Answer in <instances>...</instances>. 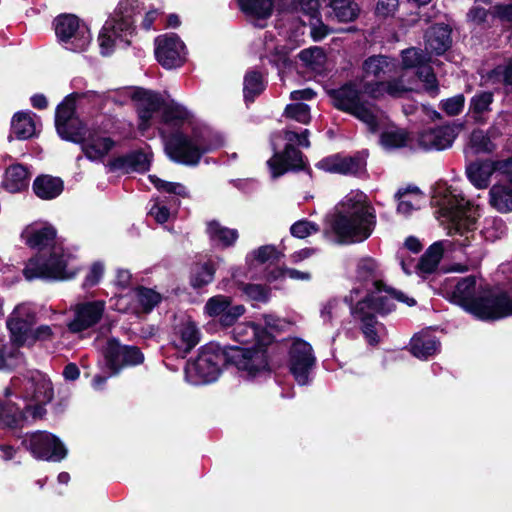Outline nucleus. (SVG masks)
Wrapping results in <instances>:
<instances>
[{"label":"nucleus","instance_id":"f257e3e1","mask_svg":"<svg viewBox=\"0 0 512 512\" xmlns=\"http://www.w3.org/2000/svg\"><path fill=\"white\" fill-rule=\"evenodd\" d=\"M248 351L226 348L216 342H209L199 349L195 359L187 361L185 375L195 385L214 382L220 376L222 369L233 368L239 377L245 380H255V372L259 371L262 361L255 357L257 364L246 355Z\"/></svg>","mask_w":512,"mask_h":512},{"label":"nucleus","instance_id":"f03ea898","mask_svg":"<svg viewBox=\"0 0 512 512\" xmlns=\"http://www.w3.org/2000/svg\"><path fill=\"white\" fill-rule=\"evenodd\" d=\"M57 232L53 226L39 229L26 227L21 233V239L31 249L38 252L29 258L23 269L26 280L67 281L76 277L79 269H68V261L62 250L54 246Z\"/></svg>","mask_w":512,"mask_h":512},{"label":"nucleus","instance_id":"7ed1b4c3","mask_svg":"<svg viewBox=\"0 0 512 512\" xmlns=\"http://www.w3.org/2000/svg\"><path fill=\"white\" fill-rule=\"evenodd\" d=\"M85 93L72 92L64 97L55 110V129L58 136L67 142L80 144L85 157L91 161L104 158L115 146L111 137H99L86 142L87 126L77 114L76 102Z\"/></svg>","mask_w":512,"mask_h":512},{"label":"nucleus","instance_id":"20e7f679","mask_svg":"<svg viewBox=\"0 0 512 512\" xmlns=\"http://www.w3.org/2000/svg\"><path fill=\"white\" fill-rule=\"evenodd\" d=\"M331 229L341 243L362 242L376 226V212L363 192H351L340 202Z\"/></svg>","mask_w":512,"mask_h":512},{"label":"nucleus","instance_id":"39448f33","mask_svg":"<svg viewBox=\"0 0 512 512\" xmlns=\"http://www.w3.org/2000/svg\"><path fill=\"white\" fill-rule=\"evenodd\" d=\"M140 12L139 0H120L115 16L105 22L98 36L102 55L114 51L116 40L124 42L126 46L131 44L130 38L136 33L135 16Z\"/></svg>","mask_w":512,"mask_h":512},{"label":"nucleus","instance_id":"423d86ee","mask_svg":"<svg viewBox=\"0 0 512 512\" xmlns=\"http://www.w3.org/2000/svg\"><path fill=\"white\" fill-rule=\"evenodd\" d=\"M210 150L207 131L199 127H193L191 133L174 130L165 141V153L168 158L185 166L198 165L203 155Z\"/></svg>","mask_w":512,"mask_h":512},{"label":"nucleus","instance_id":"0eeeda50","mask_svg":"<svg viewBox=\"0 0 512 512\" xmlns=\"http://www.w3.org/2000/svg\"><path fill=\"white\" fill-rule=\"evenodd\" d=\"M232 333L234 340L241 345L249 344L252 340L254 343L250 347L237 345H225V347L248 351L246 355L253 360V365H258L257 362H254L256 360L255 357L262 361L263 367L260 366L259 371L255 372V379L270 376L272 373L270 356L266 349H262V341L271 340V337L264 330L260 329V323L247 322L238 324L233 328Z\"/></svg>","mask_w":512,"mask_h":512},{"label":"nucleus","instance_id":"6e6552de","mask_svg":"<svg viewBox=\"0 0 512 512\" xmlns=\"http://www.w3.org/2000/svg\"><path fill=\"white\" fill-rule=\"evenodd\" d=\"M470 314L486 322L497 321L512 316V298L507 291H495L487 287L478 294Z\"/></svg>","mask_w":512,"mask_h":512},{"label":"nucleus","instance_id":"1a4fd4ad","mask_svg":"<svg viewBox=\"0 0 512 512\" xmlns=\"http://www.w3.org/2000/svg\"><path fill=\"white\" fill-rule=\"evenodd\" d=\"M55 34L60 43L73 52L86 50L91 41L89 28L74 14H60L54 19Z\"/></svg>","mask_w":512,"mask_h":512},{"label":"nucleus","instance_id":"9d476101","mask_svg":"<svg viewBox=\"0 0 512 512\" xmlns=\"http://www.w3.org/2000/svg\"><path fill=\"white\" fill-rule=\"evenodd\" d=\"M22 447L38 460L60 462L67 456V449L62 441L47 431L27 434L21 441Z\"/></svg>","mask_w":512,"mask_h":512},{"label":"nucleus","instance_id":"9b49d317","mask_svg":"<svg viewBox=\"0 0 512 512\" xmlns=\"http://www.w3.org/2000/svg\"><path fill=\"white\" fill-rule=\"evenodd\" d=\"M272 178H279L287 172H306L312 177V169L310 168L306 156L301 150L292 143H287L282 151H276L267 161Z\"/></svg>","mask_w":512,"mask_h":512},{"label":"nucleus","instance_id":"f8f14e48","mask_svg":"<svg viewBox=\"0 0 512 512\" xmlns=\"http://www.w3.org/2000/svg\"><path fill=\"white\" fill-rule=\"evenodd\" d=\"M103 356L111 375H117L125 366H137L144 362V354L134 345H123L117 338L107 341Z\"/></svg>","mask_w":512,"mask_h":512},{"label":"nucleus","instance_id":"ddd939ff","mask_svg":"<svg viewBox=\"0 0 512 512\" xmlns=\"http://www.w3.org/2000/svg\"><path fill=\"white\" fill-rule=\"evenodd\" d=\"M155 57L165 69L181 67L185 60V44L176 33L155 38Z\"/></svg>","mask_w":512,"mask_h":512},{"label":"nucleus","instance_id":"4468645a","mask_svg":"<svg viewBox=\"0 0 512 512\" xmlns=\"http://www.w3.org/2000/svg\"><path fill=\"white\" fill-rule=\"evenodd\" d=\"M312 346L303 339H296L289 350V370L299 385L309 382V373L315 365Z\"/></svg>","mask_w":512,"mask_h":512},{"label":"nucleus","instance_id":"2eb2a0df","mask_svg":"<svg viewBox=\"0 0 512 512\" xmlns=\"http://www.w3.org/2000/svg\"><path fill=\"white\" fill-rule=\"evenodd\" d=\"M204 310L223 328L233 326L246 311L244 305H233L232 298L225 295H216L209 298Z\"/></svg>","mask_w":512,"mask_h":512},{"label":"nucleus","instance_id":"dca6fc26","mask_svg":"<svg viewBox=\"0 0 512 512\" xmlns=\"http://www.w3.org/2000/svg\"><path fill=\"white\" fill-rule=\"evenodd\" d=\"M105 311L102 300L79 303L74 310V318L67 324L68 331L76 334L83 332L100 322Z\"/></svg>","mask_w":512,"mask_h":512},{"label":"nucleus","instance_id":"f3484780","mask_svg":"<svg viewBox=\"0 0 512 512\" xmlns=\"http://www.w3.org/2000/svg\"><path fill=\"white\" fill-rule=\"evenodd\" d=\"M512 167V157L506 160H483L471 162L466 167V175L469 181L477 189H485L489 186L490 177L495 171L508 173Z\"/></svg>","mask_w":512,"mask_h":512},{"label":"nucleus","instance_id":"a211bd4d","mask_svg":"<svg viewBox=\"0 0 512 512\" xmlns=\"http://www.w3.org/2000/svg\"><path fill=\"white\" fill-rule=\"evenodd\" d=\"M443 216L447 217L451 222V229L455 234L465 236L463 246H467L469 242V233H474L477 229V217L472 214L471 208L462 204L445 205L441 207Z\"/></svg>","mask_w":512,"mask_h":512},{"label":"nucleus","instance_id":"6ab92c4d","mask_svg":"<svg viewBox=\"0 0 512 512\" xmlns=\"http://www.w3.org/2000/svg\"><path fill=\"white\" fill-rule=\"evenodd\" d=\"M131 100L135 102L140 127L148 126L153 114L162 110L165 102L160 93L142 87L134 89Z\"/></svg>","mask_w":512,"mask_h":512},{"label":"nucleus","instance_id":"aec40b11","mask_svg":"<svg viewBox=\"0 0 512 512\" xmlns=\"http://www.w3.org/2000/svg\"><path fill=\"white\" fill-rule=\"evenodd\" d=\"M457 136L456 128L450 125L429 128L419 132L417 143L425 151H441L451 147Z\"/></svg>","mask_w":512,"mask_h":512},{"label":"nucleus","instance_id":"412c9836","mask_svg":"<svg viewBox=\"0 0 512 512\" xmlns=\"http://www.w3.org/2000/svg\"><path fill=\"white\" fill-rule=\"evenodd\" d=\"M107 166L110 172L145 173L150 170L151 159L140 148L110 159Z\"/></svg>","mask_w":512,"mask_h":512},{"label":"nucleus","instance_id":"4be33fe9","mask_svg":"<svg viewBox=\"0 0 512 512\" xmlns=\"http://www.w3.org/2000/svg\"><path fill=\"white\" fill-rule=\"evenodd\" d=\"M366 162L359 156H342L334 154L321 159L316 167L329 173L341 175H357L364 167Z\"/></svg>","mask_w":512,"mask_h":512},{"label":"nucleus","instance_id":"5701e85b","mask_svg":"<svg viewBox=\"0 0 512 512\" xmlns=\"http://www.w3.org/2000/svg\"><path fill=\"white\" fill-rule=\"evenodd\" d=\"M35 324V315L27 313L25 317L20 316L18 308H15L6 321L10 341L16 348L29 346L32 327Z\"/></svg>","mask_w":512,"mask_h":512},{"label":"nucleus","instance_id":"b1692460","mask_svg":"<svg viewBox=\"0 0 512 512\" xmlns=\"http://www.w3.org/2000/svg\"><path fill=\"white\" fill-rule=\"evenodd\" d=\"M327 95L335 109L347 114L362 101V91L352 80L346 81L338 88L329 89Z\"/></svg>","mask_w":512,"mask_h":512},{"label":"nucleus","instance_id":"393cba45","mask_svg":"<svg viewBox=\"0 0 512 512\" xmlns=\"http://www.w3.org/2000/svg\"><path fill=\"white\" fill-rule=\"evenodd\" d=\"M426 50L436 56L444 55L452 47V28L446 23H434L424 34Z\"/></svg>","mask_w":512,"mask_h":512},{"label":"nucleus","instance_id":"a878e982","mask_svg":"<svg viewBox=\"0 0 512 512\" xmlns=\"http://www.w3.org/2000/svg\"><path fill=\"white\" fill-rule=\"evenodd\" d=\"M344 301L349 304L351 315L355 320L360 321V329L364 335L365 340L371 346H375L380 342V338L376 329L378 324L377 317L371 311H365L364 307H367L365 302H357L353 304L352 297L344 298Z\"/></svg>","mask_w":512,"mask_h":512},{"label":"nucleus","instance_id":"bb28decb","mask_svg":"<svg viewBox=\"0 0 512 512\" xmlns=\"http://www.w3.org/2000/svg\"><path fill=\"white\" fill-rule=\"evenodd\" d=\"M11 395L9 388L5 389V399H0V424L10 429L20 428L26 420L25 410L30 408L29 403L20 407L8 397Z\"/></svg>","mask_w":512,"mask_h":512},{"label":"nucleus","instance_id":"cd10ccee","mask_svg":"<svg viewBox=\"0 0 512 512\" xmlns=\"http://www.w3.org/2000/svg\"><path fill=\"white\" fill-rule=\"evenodd\" d=\"M476 283L477 281L474 275L460 278L451 292L450 301L460 306L469 314L471 312L470 307L475 305L478 296L476 295Z\"/></svg>","mask_w":512,"mask_h":512},{"label":"nucleus","instance_id":"c85d7f7f","mask_svg":"<svg viewBox=\"0 0 512 512\" xmlns=\"http://www.w3.org/2000/svg\"><path fill=\"white\" fill-rule=\"evenodd\" d=\"M35 114L30 111H18L11 119L10 133L8 140H28L37 136Z\"/></svg>","mask_w":512,"mask_h":512},{"label":"nucleus","instance_id":"c756f323","mask_svg":"<svg viewBox=\"0 0 512 512\" xmlns=\"http://www.w3.org/2000/svg\"><path fill=\"white\" fill-rule=\"evenodd\" d=\"M326 16L338 22H352L359 15V7L354 0H322Z\"/></svg>","mask_w":512,"mask_h":512},{"label":"nucleus","instance_id":"7c9ffc66","mask_svg":"<svg viewBox=\"0 0 512 512\" xmlns=\"http://www.w3.org/2000/svg\"><path fill=\"white\" fill-rule=\"evenodd\" d=\"M30 172L20 163L12 164L5 170L3 187L10 193H19L29 187Z\"/></svg>","mask_w":512,"mask_h":512},{"label":"nucleus","instance_id":"2f4dec72","mask_svg":"<svg viewBox=\"0 0 512 512\" xmlns=\"http://www.w3.org/2000/svg\"><path fill=\"white\" fill-rule=\"evenodd\" d=\"M34 194L43 200L57 198L64 190V182L60 177L39 175L32 184Z\"/></svg>","mask_w":512,"mask_h":512},{"label":"nucleus","instance_id":"473e14b6","mask_svg":"<svg viewBox=\"0 0 512 512\" xmlns=\"http://www.w3.org/2000/svg\"><path fill=\"white\" fill-rule=\"evenodd\" d=\"M206 233L211 242L221 248L233 246L239 238L237 229L222 226L217 220L207 222Z\"/></svg>","mask_w":512,"mask_h":512},{"label":"nucleus","instance_id":"72a5a7b5","mask_svg":"<svg viewBox=\"0 0 512 512\" xmlns=\"http://www.w3.org/2000/svg\"><path fill=\"white\" fill-rule=\"evenodd\" d=\"M439 348L440 342L428 333L415 335L410 342V353L418 359H428L435 355Z\"/></svg>","mask_w":512,"mask_h":512},{"label":"nucleus","instance_id":"f704fd0d","mask_svg":"<svg viewBox=\"0 0 512 512\" xmlns=\"http://www.w3.org/2000/svg\"><path fill=\"white\" fill-rule=\"evenodd\" d=\"M266 89V82L260 71L249 70L243 79V97L246 105L255 101Z\"/></svg>","mask_w":512,"mask_h":512},{"label":"nucleus","instance_id":"c9c22d12","mask_svg":"<svg viewBox=\"0 0 512 512\" xmlns=\"http://www.w3.org/2000/svg\"><path fill=\"white\" fill-rule=\"evenodd\" d=\"M443 254L444 247L442 242L437 241L431 244L417 263L416 269L418 274H432L435 272Z\"/></svg>","mask_w":512,"mask_h":512},{"label":"nucleus","instance_id":"e433bc0d","mask_svg":"<svg viewBox=\"0 0 512 512\" xmlns=\"http://www.w3.org/2000/svg\"><path fill=\"white\" fill-rule=\"evenodd\" d=\"M189 117L190 113L184 106L174 101L164 102L161 119L165 125L176 128L175 130H180Z\"/></svg>","mask_w":512,"mask_h":512},{"label":"nucleus","instance_id":"4c0bfd02","mask_svg":"<svg viewBox=\"0 0 512 512\" xmlns=\"http://www.w3.org/2000/svg\"><path fill=\"white\" fill-rule=\"evenodd\" d=\"M490 205L500 213L512 212V187L506 184H495L490 188Z\"/></svg>","mask_w":512,"mask_h":512},{"label":"nucleus","instance_id":"58836bf2","mask_svg":"<svg viewBox=\"0 0 512 512\" xmlns=\"http://www.w3.org/2000/svg\"><path fill=\"white\" fill-rule=\"evenodd\" d=\"M262 319L264 323H260V329L264 330L271 337V340L262 341V349L268 351V347L276 342V336L285 332L290 322L274 314H263Z\"/></svg>","mask_w":512,"mask_h":512},{"label":"nucleus","instance_id":"ea45409f","mask_svg":"<svg viewBox=\"0 0 512 512\" xmlns=\"http://www.w3.org/2000/svg\"><path fill=\"white\" fill-rule=\"evenodd\" d=\"M240 10L256 19H267L273 12L274 0H237Z\"/></svg>","mask_w":512,"mask_h":512},{"label":"nucleus","instance_id":"a19ab883","mask_svg":"<svg viewBox=\"0 0 512 512\" xmlns=\"http://www.w3.org/2000/svg\"><path fill=\"white\" fill-rule=\"evenodd\" d=\"M134 292L137 306L144 314H150L163 300L162 294L142 285L137 286Z\"/></svg>","mask_w":512,"mask_h":512},{"label":"nucleus","instance_id":"79ce46f5","mask_svg":"<svg viewBox=\"0 0 512 512\" xmlns=\"http://www.w3.org/2000/svg\"><path fill=\"white\" fill-rule=\"evenodd\" d=\"M215 272V266L210 261L195 264L190 272L189 283L193 289H201L214 280Z\"/></svg>","mask_w":512,"mask_h":512},{"label":"nucleus","instance_id":"37998d69","mask_svg":"<svg viewBox=\"0 0 512 512\" xmlns=\"http://www.w3.org/2000/svg\"><path fill=\"white\" fill-rule=\"evenodd\" d=\"M358 302H365L367 307H364V310L371 311L374 315L385 316L396 308V305L390 298L376 295L374 291L367 292L366 296Z\"/></svg>","mask_w":512,"mask_h":512},{"label":"nucleus","instance_id":"c03bdc74","mask_svg":"<svg viewBox=\"0 0 512 512\" xmlns=\"http://www.w3.org/2000/svg\"><path fill=\"white\" fill-rule=\"evenodd\" d=\"M407 196L422 199L424 194L418 186L412 184L397 190L394 196L398 202L397 211L404 215H409L415 209L414 204L410 199H407Z\"/></svg>","mask_w":512,"mask_h":512},{"label":"nucleus","instance_id":"a18cd8bd","mask_svg":"<svg viewBox=\"0 0 512 512\" xmlns=\"http://www.w3.org/2000/svg\"><path fill=\"white\" fill-rule=\"evenodd\" d=\"M177 334L179 335L178 346L185 353L190 352L200 341V330L193 321L183 323L179 327Z\"/></svg>","mask_w":512,"mask_h":512},{"label":"nucleus","instance_id":"49530a36","mask_svg":"<svg viewBox=\"0 0 512 512\" xmlns=\"http://www.w3.org/2000/svg\"><path fill=\"white\" fill-rule=\"evenodd\" d=\"M298 57L307 68L314 71H320L326 62L324 49L318 46L301 50Z\"/></svg>","mask_w":512,"mask_h":512},{"label":"nucleus","instance_id":"de8ad7c7","mask_svg":"<svg viewBox=\"0 0 512 512\" xmlns=\"http://www.w3.org/2000/svg\"><path fill=\"white\" fill-rule=\"evenodd\" d=\"M470 147L475 154H492L497 146L482 129H474L469 137Z\"/></svg>","mask_w":512,"mask_h":512},{"label":"nucleus","instance_id":"09e8293b","mask_svg":"<svg viewBox=\"0 0 512 512\" xmlns=\"http://www.w3.org/2000/svg\"><path fill=\"white\" fill-rule=\"evenodd\" d=\"M348 114L366 124L370 133L375 134L378 132L380 128L379 120L376 114L369 107H367L365 101L362 100Z\"/></svg>","mask_w":512,"mask_h":512},{"label":"nucleus","instance_id":"8fccbe9b","mask_svg":"<svg viewBox=\"0 0 512 512\" xmlns=\"http://www.w3.org/2000/svg\"><path fill=\"white\" fill-rule=\"evenodd\" d=\"M409 139V133L404 129L383 131L380 134V144L386 149L404 148Z\"/></svg>","mask_w":512,"mask_h":512},{"label":"nucleus","instance_id":"3c124183","mask_svg":"<svg viewBox=\"0 0 512 512\" xmlns=\"http://www.w3.org/2000/svg\"><path fill=\"white\" fill-rule=\"evenodd\" d=\"M238 288L250 300L266 304L271 299V288L267 285L240 282Z\"/></svg>","mask_w":512,"mask_h":512},{"label":"nucleus","instance_id":"603ef678","mask_svg":"<svg viewBox=\"0 0 512 512\" xmlns=\"http://www.w3.org/2000/svg\"><path fill=\"white\" fill-rule=\"evenodd\" d=\"M389 57L386 55H371L362 63V70L366 76L373 75L379 78L385 72V68L389 66Z\"/></svg>","mask_w":512,"mask_h":512},{"label":"nucleus","instance_id":"864d4df0","mask_svg":"<svg viewBox=\"0 0 512 512\" xmlns=\"http://www.w3.org/2000/svg\"><path fill=\"white\" fill-rule=\"evenodd\" d=\"M35 385V402L48 404L54 397V389L51 381L46 379L44 375L38 374L34 376Z\"/></svg>","mask_w":512,"mask_h":512},{"label":"nucleus","instance_id":"5fc2aeb1","mask_svg":"<svg viewBox=\"0 0 512 512\" xmlns=\"http://www.w3.org/2000/svg\"><path fill=\"white\" fill-rule=\"evenodd\" d=\"M149 180L159 192L174 194L182 198L189 197V192L181 183L165 181L156 175H149Z\"/></svg>","mask_w":512,"mask_h":512},{"label":"nucleus","instance_id":"6e6d98bb","mask_svg":"<svg viewBox=\"0 0 512 512\" xmlns=\"http://www.w3.org/2000/svg\"><path fill=\"white\" fill-rule=\"evenodd\" d=\"M494 101V95L490 91L477 92L469 103V110L473 115H481L484 112L490 111L491 104Z\"/></svg>","mask_w":512,"mask_h":512},{"label":"nucleus","instance_id":"4d7b16f0","mask_svg":"<svg viewBox=\"0 0 512 512\" xmlns=\"http://www.w3.org/2000/svg\"><path fill=\"white\" fill-rule=\"evenodd\" d=\"M417 77L424 83V90L432 98H435L439 92V82L437 76L431 66H426L423 69H418L416 72Z\"/></svg>","mask_w":512,"mask_h":512},{"label":"nucleus","instance_id":"13d9d810","mask_svg":"<svg viewBox=\"0 0 512 512\" xmlns=\"http://www.w3.org/2000/svg\"><path fill=\"white\" fill-rule=\"evenodd\" d=\"M283 115L302 124H309L311 121L310 107L302 102L288 104Z\"/></svg>","mask_w":512,"mask_h":512},{"label":"nucleus","instance_id":"bf43d9fd","mask_svg":"<svg viewBox=\"0 0 512 512\" xmlns=\"http://www.w3.org/2000/svg\"><path fill=\"white\" fill-rule=\"evenodd\" d=\"M376 262L372 258H363L357 264L356 279L362 284L375 281Z\"/></svg>","mask_w":512,"mask_h":512},{"label":"nucleus","instance_id":"052dcab7","mask_svg":"<svg viewBox=\"0 0 512 512\" xmlns=\"http://www.w3.org/2000/svg\"><path fill=\"white\" fill-rule=\"evenodd\" d=\"M319 226L307 219H301L293 223L290 227V233L293 237L305 239L308 236L319 232Z\"/></svg>","mask_w":512,"mask_h":512},{"label":"nucleus","instance_id":"680f3d73","mask_svg":"<svg viewBox=\"0 0 512 512\" xmlns=\"http://www.w3.org/2000/svg\"><path fill=\"white\" fill-rule=\"evenodd\" d=\"M374 288H375V292H378V293L386 292L393 299H396L399 302L405 303L409 307H413L417 304V301L414 298L407 296L400 290H397L393 287L386 285L382 280L374 281Z\"/></svg>","mask_w":512,"mask_h":512},{"label":"nucleus","instance_id":"e2e57ef3","mask_svg":"<svg viewBox=\"0 0 512 512\" xmlns=\"http://www.w3.org/2000/svg\"><path fill=\"white\" fill-rule=\"evenodd\" d=\"M465 105V96L463 94H457L453 97L443 99L439 103L440 109L448 116L459 115Z\"/></svg>","mask_w":512,"mask_h":512},{"label":"nucleus","instance_id":"0e129e2a","mask_svg":"<svg viewBox=\"0 0 512 512\" xmlns=\"http://www.w3.org/2000/svg\"><path fill=\"white\" fill-rule=\"evenodd\" d=\"M104 275V265L100 261H95L89 268L83 282L82 288L88 290L99 284Z\"/></svg>","mask_w":512,"mask_h":512},{"label":"nucleus","instance_id":"69168bd1","mask_svg":"<svg viewBox=\"0 0 512 512\" xmlns=\"http://www.w3.org/2000/svg\"><path fill=\"white\" fill-rule=\"evenodd\" d=\"M309 26L311 37L316 42L323 40L333 32V29L323 23L320 15L309 19Z\"/></svg>","mask_w":512,"mask_h":512},{"label":"nucleus","instance_id":"338daca9","mask_svg":"<svg viewBox=\"0 0 512 512\" xmlns=\"http://www.w3.org/2000/svg\"><path fill=\"white\" fill-rule=\"evenodd\" d=\"M53 337L54 332L49 325H40L32 329L28 347L34 346L36 342L51 341Z\"/></svg>","mask_w":512,"mask_h":512},{"label":"nucleus","instance_id":"774afa93","mask_svg":"<svg viewBox=\"0 0 512 512\" xmlns=\"http://www.w3.org/2000/svg\"><path fill=\"white\" fill-rule=\"evenodd\" d=\"M386 82L383 81H366L362 85V94L377 100L385 94Z\"/></svg>","mask_w":512,"mask_h":512}]
</instances>
